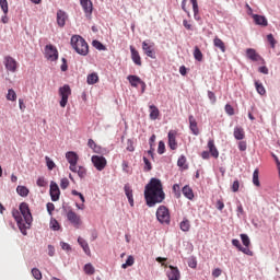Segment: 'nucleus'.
<instances>
[{"instance_id":"nucleus-1","label":"nucleus","mask_w":280,"mask_h":280,"mask_svg":"<svg viewBox=\"0 0 280 280\" xmlns=\"http://www.w3.org/2000/svg\"><path fill=\"white\" fill-rule=\"evenodd\" d=\"M144 198L148 207H155L165 200V192L163 191L161 179L151 178L144 187Z\"/></svg>"},{"instance_id":"nucleus-2","label":"nucleus","mask_w":280,"mask_h":280,"mask_svg":"<svg viewBox=\"0 0 280 280\" xmlns=\"http://www.w3.org/2000/svg\"><path fill=\"white\" fill-rule=\"evenodd\" d=\"M12 217L14 218L21 233L23 235H27V229L32 226L33 218L32 212L30 211V205L26 202L20 203V212L19 210L12 211Z\"/></svg>"},{"instance_id":"nucleus-3","label":"nucleus","mask_w":280,"mask_h":280,"mask_svg":"<svg viewBox=\"0 0 280 280\" xmlns=\"http://www.w3.org/2000/svg\"><path fill=\"white\" fill-rule=\"evenodd\" d=\"M71 47L79 54L80 56H86L89 54V44L82 36L73 35L71 37Z\"/></svg>"},{"instance_id":"nucleus-4","label":"nucleus","mask_w":280,"mask_h":280,"mask_svg":"<svg viewBox=\"0 0 280 280\" xmlns=\"http://www.w3.org/2000/svg\"><path fill=\"white\" fill-rule=\"evenodd\" d=\"M156 218L161 224H170V209H167L165 206H160L156 210Z\"/></svg>"},{"instance_id":"nucleus-5","label":"nucleus","mask_w":280,"mask_h":280,"mask_svg":"<svg viewBox=\"0 0 280 280\" xmlns=\"http://www.w3.org/2000/svg\"><path fill=\"white\" fill-rule=\"evenodd\" d=\"M71 95V86L69 84H65L59 88V96L61 97L59 104L61 108H65L67 104H69V96Z\"/></svg>"},{"instance_id":"nucleus-6","label":"nucleus","mask_w":280,"mask_h":280,"mask_svg":"<svg viewBox=\"0 0 280 280\" xmlns=\"http://www.w3.org/2000/svg\"><path fill=\"white\" fill-rule=\"evenodd\" d=\"M67 220L74 226V229H80L82 226V217L80 214H77L75 211L72 209L67 211Z\"/></svg>"},{"instance_id":"nucleus-7","label":"nucleus","mask_w":280,"mask_h":280,"mask_svg":"<svg viewBox=\"0 0 280 280\" xmlns=\"http://www.w3.org/2000/svg\"><path fill=\"white\" fill-rule=\"evenodd\" d=\"M91 161L97 172H103V170L106 168V165H108V161L102 155H93Z\"/></svg>"},{"instance_id":"nucleus-8","label":"nucleus","mask_w":280,"mask_h":280,"mask_svg":"<svg viewBox=\"0 0 280 280\" xmlns=\"http://www.w3.org/2000/svg\"><path fill=\"white\" fill-rule=\"evenodd\" d=\"M3 65L7 71H10L11 73H16V70L19 69V62L11 56L4 57Z\"/></svg>"},{"instance_id":"nucleus-9","label":"nucleus","mask_w":280,"mask_h":280,"mask_svg":"<svg viewBox=\"0 0 280 280\" xmlns=\"http://www.w3.org/2000/svg\"><path fill=\"white\" fill-rule=\"evenodd\" d=\"M66 159L68 163H70L69 170L71 172H78V160H79L78 154L73 151H69L66 153Z\"/></svg>"},{"instance_id":"nucleus-10","label":"nucleus","mask_w":280,"mask_h":280,"mask_svg":"<svg viewBox=\"0 0 280 280\" xmlns=\"http://www.w3.org/2000/svg\"><path fill=\"white\" fill-rule=\"evenodd\" d=\"M142 49L149 58H152V60H156V51L154 50V42H143L142 43Z\"/></svg>"},{"instance_id":"nucleus-11","label":"nucleus","mask_w":280,"mask_h":280,"mask_svg":"<svg viewBox=\"0 0 280 280\" xmlns=\"http://www.w3.org/2000/svg\"><path fill=\"white\" fill-rule=\"evenodd\" d=\"M45 56L47 60H50L51 62L58 60V49L54 47V45H46L45 47Z\"/></svg>"},{"instance_id":"nucleus-12","label":"nucleus","mask_w":280,"mask_h":280,"mask_svg":"<svg viewBox=\"0 0 280 280\" xmlns=\"http://www.w3.org/2000/svg\"><path fill=\"white\" fill-rule=\"evenodd\" d=\"M49 194L52 202H58V200H60V187H58V184H56V182L50 183Z\"/></svg>"},{"instance_id":"nucleus-13","label":"nucleus","mask_w":280,"mask_h":280,"mask_svg":"<svg viewBox=\"0 0 280 280\" xmlns=\"http://www.w3.org/2000/svg\"><path fill=\"white\" fill-rule=\"evenodd\" d=\"M81 8L85 13L88 19H91V14H93V2L91 0H80Z\"/></svg>"},{"instance_id":"nucleus-14","label":"nucleus","mask_w":280,"mask_h":280,"mask_svg":"<svg viewBox=\"0 0 280 280\" xmlns=\"http://www.w3.org/2000/svg\"><path fill=\"white\" fill-rule=\"evenodd\" d=\"M246 56L253 62H264V58L261 57V55H258L257 50H255L253 48L246 49Z\"/></svg>"},{"instance_id":"nucleus-15","label":"nucleus","mask_w":280,"mask_h":280,"mask_svg":"<svg viewBox=\"0 0 280 280\" xmlns=\"http://www.w3.org/2000/svg\"><path fill=\"white\" fill-rule=\"evenodd\" d=\"M170 270L166 272V277L168 280H180V270L178 267H174L172 265L168 266Z\"/></svg>"},{"instance_id":"nucleus-16","label":"nucleus","mask_w":280,"mask_h":280,"mask_svg":"<svg viewBox=\"0 0 280 280\" xmlns=\"http://www.w3.org/2000/svg\"><path fill=\"white\" fill-rule=\"evenodd\" d=\"M177 136L178 132L176 130L168 131V148H171V150H176L178 148V142H176Z\"/></svg>"},{"instance_id":"nucleus-17","label":"nucleus","mask_w":280,"mask_h":280,"mask_svg":"<svg viewBox=\"0 0 280 280\" xmlns=\"http://www.w3.org/2000/svg\"><path fill=\"white\" fill-rule=\"evenodd\" d=\"M189 121V130L195 135V137H198L200 135V129L198 128V121L194 117V115H190L188 117Z\"/></svg>"},{"instance_id":"nucleus-18","label":"nucleus","mask_w":280,"mask_h":280,"mask_svg":"<svg viewBox=\"0 0 280 280\" xmlns=\"http://www.w3.org/2000/svg\"><path fill=\"white\" fill-rule=\"evenodd\" d=\"M232 244L235 246V248L241 250V253H244V255H248V257H253L254 255L253 250H250V248L243 247L242 243H240V240L237 238L232 240Z\"/></svg>"},{"instance_id":"nucleus-19","label":"nucleus","mask_w":280,"mask_h":280,"mask_svg":"<svg viewBox=\"0 0 280 280\" xmlns=\"http://www.w3.org/2000/svg\"><path fill=\"white\" fill-rule=\"evenodd\" d=\"M252 19L256 25H261V27H268V19L264 15L252 14Z\"/></svg>"},{"instance_id":"nucleus-20","label":"nucleus","mask_w":280,"mask_h":280,"mask_svg":"<svg viewBox=\"0 0 280 280\" xmlns=\"http://www.w3.org/2000/svg\"><path fill=\"white\" fill-rule=\"evenodd\" d=\"M130 51H131V60L137 65L138 67H141V55H139V51L135 49V46H130Z\"/></svg>"},{"instance_id":"nucleus-21","label":"nucleus","mask_w":280,"mask_h":280,"mask_svg":"<svg viewBox=\"0 0 280 280\" xmlns=\"http://www.w3.org/2000/svg\"><path fill=\"white\" fill-rule=\"evenodd\" d=\"M67 23V12L59 10L57 11V24L59 27H65Z\"/></svg>"},{"instance_id":"nucleus-22","label":"nucleus","mask_w":280,"mask_h":280,"mask_svg":"<svg viewBox=\"0 0 280 280\" xmlns=\"http://www.w3.org/2000/svg\"><path fill=\"white\" fill-rule=\"evenodd\" d=\"M208 149H209L211 156H213V159H218V156H220V152L218 151V148H215V141L209 140Z\"/></svg>"},{"instance_id":"nucleus-23","label":"nucleus","mask_w":280,"mask_h":280,"mask_svg":"<svg viewBox=\"0 0 280 280\" xmlns=\"http://www.w3.org/2000/svg\"><path fill=\"white\" fill-rule=\"evenodd\" d=\"M124 189H125V194L128 198V202H129L130 207H135V198L132 196V188L130 187V185L126 184Z\"/></svg>"},{"instance_id":"nucleus-24","label":"nucleus","mask_w":280,"mask_h":280,"mask_svg":"<svg viewBox=\"0 0 280 280\" xmlns=\"http://www.w3.org/2000/svg\"><path fill=\"white\" fill-rule=\"evenodd\" d=\"M234 138L237 141H242L243 139H245L246 138V132L244 131V128L235 127L234 128Z\"/></svg>"},{"instance_id":"nucleus-25","label":"nucleus","mask_w":280,"mask_h":280,"mask_svg":"<svg viewBox=\"0 0 280 280\" xmlns=\"http://www.w3.org/2000/svg\"><path fill=\"white\" fill-rule=\"evenodd\" d=\"M127 80L129 81L130 85L133 86L135 89H137V86H139V84H141L143 82V80H141V78H139L138 75H128Z\"/></svg>"},{"instance_id":"nucleus-26","label":"nucleus","mask_w":280,"mask_h":280,"mask_svg":"<svg viewBox=\"0 0 280 280\" xmlns=\"http://www.w3.org/2000/svg\"><path fill=\"white\" fill-rule=\"evenodd\" d=\"M213 45H214V47L220 49V51H222V54H224L226 51V45L220 37H218V36L214 37Z\"/></svg>"},{"instance_id":"nucleus-27","label":"nucleus","mask_w":280,"mask_h":280,"mask_svg":"<svg viewBox=\"0 0 280 280\" xmlns=\"http://www.w3.org/2000/svg\"><path fill=\"white\" fill-rule=\"evenodd\" d=\"M78 244L81 246L85 255L91 256V248L89 247V243H86L82 236L78 237Z\"/></svg>"},{"instance_id":"nucleus-28","label":"nucleus","mask_w":280,"mask_h":280,"mask_svg":"<svg viewBox=\"0 0 280 280\" xmlns=\"http://www.w3.org/2000/svg\"><path fill=\"white\" fill-rule=\"evenodd\" d=\"M150 119H152L153 121L159 119V115H161V112L159 110V107H156V105H150Z\"/></svg>"},{"instance_id":"nucleus-29","label":"nucleus","mask_w":280,"mask_h":280,"mask_svg":"<svg viewBox=\"0 0 280 280\" xmlns=\"http://www.w3.org/2000/svg\"><path fill=\"white\" fill-rule=\"evenodd\" d=\"M182 192L188 200H194V189H191V187L184 186Z\"/></svg>"},{"instance_id":"nucleus-30","label":"nucleus","mask_w":280,"mask_h":280,"mask_svg":"<svg viewBox=\"0 0 280 280\" xmlns=\"http://www.w3.org/2000/svg\"><path fill=\"white\" fill-rule=\"evenodd\" d=\"M179 229L184 233H187L189 229H191V223L188 221L187 218H184L183 221L179 223Z\"/></svg>"},{"instance_id":"nucleus-31","label":"nucleus","mask_w":280,"mask_h":280,"mask_svg":"<svg viewBox=\"0 0 280 280\" xmlns=\"http://www.w3.org/2000/svg\"><path fill=\"white\" fill-rule=\"evenodd\" d=\"M86 82L88 84H97L100 82V75H97V72H92L89 74Z\"/></svg>"},{"instance_id":"nucleus-32","label":"nucleus","mask_w":280,"mask_h":280,"mask_svg":"<svg viewBox=\"0 0 280 280\" xmlns=\"http://www.w3.org/2000/svg\"><path fill=\"white\" fill-rule=\"evenodd\" d=\"M192 54H194L195 60H197L198 62H202L203 55L198 46L195 47Z\"/></svg>"},{"instance_id":"nucleus-33","label":"nucleus","mask_w":280,"mask_h":280,"mask_svg":"<svg viewBox=\"0 0 280 280\" xmlns=\"http://www.w3.org/2000/svg\"><path fill=\"white\" fill-rule=\"evenodd\" d=\"M83 271L85 272V275H95V267H93V265L91 262L85 264L83 267Z\"/></svg>"},{"instance_id":"nucleus-34","label":"nucleus","mask_w":280,"mask_h":280,"mask_svg":"<svg viewBox=\"0 0 280 280\" xmlns=\"http://www.w3.org/2000/svg\"><path fill=\"white\" fill-rule=\"evenodd\" d=\"M16 191L19 196H22V198L27 197L30 194V189H27L25 186H18Z\"/></svg>"},{"instance_id":"nucleus-35","label":"nucleus","mask_w":280,"mask_h":280,"mask_svg":"<svg viewBox=\"0 0 280 280\" xmlns=\"http://www.w3.org/2000/svg\"><path fill=\"white\" fill-rule=\"evenodd\" d=\"M255 88L259 95H266V88H264V84L259 81H255Z\"/></svg>"},{"instance_id":"nucleus-36","label":"nucleus","mask_w":280,"mask_h":280,"mask_svg":"<svg viewBox=\"0 0 280 280\" xmlns=\"http://www.w3.org/2000/svg\"><path fill=\"white\" fill-rule=\"evenodd\" d=\"M253 184L255 187H261V184L259 183V168H256L253 173Z\"/></svg>"},{"instance_id":"nucleus-37","label":"nucleus","mask_w":280,"mask_h":280,"mask_svg":"<svg viewBox=\"0 0 280 280\" xmlns=\"http://www.w3.org/2000/svg\"><path fill=\"white\" fill-rule=\"evenodd\" d=\"M178 167H183L184 170H187V158L185 155H180L178 161H177Z\"/></svg>"},{"instance_id":"nucleus-38","label":"nucleus","mask_w":280,"mask_h":280,"mask_svg":"<svg viewBox=\"0 0 280 280\" xmlns=\"http://www.w3.org/2000/svg\"><path fill=\"white\" fill-rule=\"evenodd\" d=\"M79 178H86V168L84 166H77V172Z\"/></svg>"},{"instance_id":"nucleus-39","label":"nucleus","mask_w":280,"mask_h":280,"mask_svg":"<svg viewBox=\"0 0 280 280\" xmlns=\"http://www.w3.org/2000/svg\"><path fill=\"white\" fill-rule=\"evenodd\" d=\"M7 100L9 102H16V92L13 89H10L7 94Z\"/></svg>"},{"instance_id":"nucleus-40","label":"nucleus","mask_w":280,"mask_h":280,"mask_svg":"<svg viewBox=\"0 0 280 280\" xmlns=\"http://www.w3.org/2000/svg\"><path fill=\"white\" fill-rule=\"evenodd\" d=\"M130 266H135V257H132V256H128L126 262L121 265V268H124L126 270V268H128Z\"/></svg>"},{"instance_id":"nucleus-41","label":"nucleus","mask_w":280,"mask_h":280,"mask_svg":"<svg viewBox=\"0 0 280 280\" xmlns=\"http://www.w3.org/2000/svg\"><path fill=\"white\" fill-rule=\"evenodd\" d=\"M267 40H268L271 49H275V47H277V39H275V35L268 34L267 35Z\"/></svg>"},{"instance_id":"nucleus-42","label":"nucleus","mask_w":280,"mask_h":280,"mask_svg":"<svg viewBox=\"0 0 280 280\" xmlns=\"http://www.w3.org/2000/svg\"><path fill=\"white\" fill-rule=\"evenodd\" d=\"M50 229L52 231H60V223L56 219L50 220Z\"/></svg>"},{"instance_id":"nucleus-43","label":"nucleus","mask_w":280,"mask_h":280,"mask_svg":"<svg viewBox=\"0 0 280 280\" xmlns=\"http://www.w3.org/2000/svg\"><path fill=\"white\" fill-rule=\"evenodd\" d=\"M241 240L245 248H248L250 246V238L246 234H241Z\"/></svg>"},{"instance_id":"nucleus-44","label":"nucleus","mask_w":280,"mask_h":280,"mask_svg":"<svg viewBox=\"0 0 280 280\" xmlns=\"http://www.w3.org/2000/svg\"><path fill=\"white\" fill-rule=\"evenodd\" d=\"M31 272L34 279L36 280L43 279V273L38 270V268H33Z\"/></svg>"},{"instance_id":"nucleus-45","label":"nucleus","mask_w":280,"mask_h":280,"mask_svg":"<svg viewBox=\"0 0 280 280\" xmlns=\"http://www.w3.org/2000/svg\"><path fill=\"white\" fill-rule=\"evenodd\" d=\"M93 47H95V49H98V51H104L106 49V46L97 40L93 42Z\"/></svg>"},{"instance_id":"nucleus-46","label":"nucleus","mask_w":280,"mask_h":280,"mask_svg":"<svg viewBox=\"0 0 280 280\" xmlns=\"http://www.w3.org/2000/svg\"><path fill=\"white\" fill-rule=\"evenodd\" d=\"M0 8L4 14H8L9 8H8V0H0Z\"/></svg>"},{"instance_id":"nucleus-47","label":"nucleus","mask_w":280,"mask_h":280,"mask_svg":"<svg viewBox=\"0 0 280 280\" xmlns=\"http://www.w3.org/2000/svg\"><path fill=\"white\" fill-rule=\"evenodd\" d=\"M45 161H46V165L48 167V170H54L56 167V163L52 162L49 156H45Z\"/></svg>"},{"instance_id":"nucleus-48","label":"nucleus","mask_w":280,"mask_h":280,"mask_svg":"<svg viewBox=\"0 0 280 280\" xmlns=\"http://www.w3.org/2000/svg\"><path fill=\"white\" fill-rule=\"evenodd\" d=\"M144 163V172H150L152 170V163H150V160L148 158H143Z\"/></svg>"},{"instance_id":"nucleus-49","label":"nucleus","mask_w":280,"mask_h":280,"mask_svg":"<svg viewBox=\"0 0 280 280\" xmlns=\"http://www.w3.org/2000/svg\"><path fill=\"white\" fill-rule=\"evenodd\" d=\"M88 145H89V148H91V150H94V152H100L97 150V144L95 143V141L93 139H89Z\"/></svg>"},{"instance_id":"nucleus-50","label":"nucleus","mask_w":280,"mask_h":280,"mask_svg":"<svg viewBox=\"0 0 280 280\" xmlns=\"http://www.w3.org/2000/svg\"><path fill=\"white\" fill-rule=\"evenodd\" d=\"M158 154H165V142L163 141L159 142Z\"/></svg>"},{"instance_id":"nucleus-51","label":"nucleus","mask_w":280,"mask_h":280,"mask_svg":"<svg viewBox=\"0 0 280 280\" xmlns=\"http://www.w3.org/2000/svg\"><path fill=\"white\" fill-rule=\"evenodd\" d=\"M46 209H47V212L49 213V215H52L54 211L56 210V206L51 202H48L46 205Z\"/></svg>"},{"instance_id":"nucleus-52","label":"nucleus","mask_w":280,"mask_h":280,"mask_svg":"<svg viewBox=\"0 0 280 280\" xmlns=\"http://www.w3.org/2000/svg\"><path fill=\"white\" fill-rule=\"evenodd\" d=\"M60 187L61 189H67V187H69V179L67 177L61 178Z\"/></svg>"},{"instance_id":"nucleus-53","label":"nucleus","mask_w":280,"mask_h":280,"mask_svg":"<svg viewBox=\"0 0 280 280\" xmlns=\"http://www.w3.org/2000/svg\"><path fill=\"white\" fill-rule=\"evenodd\" d=\"M173 191H174L175 196H177V198H180V185L175 184L173 186Z\"/></svg>"},{"instance_id":"nucleus-54","label":"nucleus","mask_w":280,"mask_h":280,"mask_svg":"<svg viewBox=\"0 0 280 280\" xmlns=\"http://www.w3.org/2000/svg\"><path fill=\"white\" fill-rule=\"evenodd\" d=\"M37 187H47V182L45 180V177H39L37 179Z\"/></svg>"},{"instance_id":"nucleus-55","label":"nucleus","mask_w":280,"mask_h":280,"mask_svg":"<svg viewBox=\"0 0 280 280\" xmlns=\"http://www.w3.org/2000/svg\"><path fill=\"white\" fill-rule=\"evenodd\" d=\"M225 113H226L228 115H235V109L233 108V106L226 104V105H225Z\"/></svg>"},{"instance_id":"nucleus-56","label":"nucleus","mask_w":280,"mask_h":280,"mask_svg":"<svg viewBox=\"0 0 280 280\" xmlns=\"http://www.w3.org/2000/svg\"><path fill=\"white\" fill-rule=\"evenodd\" d=\"M232 191L237 192L240 191V180H234L232 184Z\"/></svg>"},{"instance_id":"nucleus-57","label":"nucleus","mask_w":280,"mask_h":280,"mask_svg":"<svg viewBox=\"0 0 280 280\" xmlns=\"http://www.w3.org/2000/svg\"><path fill=\"white\" fill-rule=\"evenodd\" d=\"M190 3L192 4V12H200L198 9V0H190Z\"/></svg>"},{"instance_id":"nucleus-58","label":"nucleus","mask_w":280,"mask_h":280,"mask_svg":"<svg viewBox=\"0 0 280 280\" xmlns=\"http://www.w3.org/2000/svg\"><path fill=\"white\" fill-rule=\"evenodd\" d=\"M183 25H184V27H185L186 30H188V31L194 30V26H192L191 23H189V21H187V20H184V21H183Z\"/></svg>"},{"instance_id":"nucleus-59","label":"nucleus","mask_w":280,"mask_h":280,"mask_svg":"<svg viewBox=\"0 0 280 280\" xmlns=\"http://www.w3.org/2000/svg\"><path fill=\"white\" fill-rule=\"evenodd\" d=\"M222 275V269L217 268L212 271V277H214V279H218V277H220Z\"/></svg>"},{"instance_id":"nucleus-60","label":"nucleus","mask_w":280,"mask_h":280,"mask_svg":"<svg viewBox=\"0 0 280 280\" xmlns=\"http://www.w3.org/2000/svg\"><path fill=\"white\" fill-rule=\"evenodd\" d=\"M246 141L238 142V150H241V152H246Z\"/></svg>"},{"instance_id":"nucleus-61","label":"nucleus","mask_w":280,"mask_h":280,"mask_svg":"<svg viewBox=\"0 0 280 280\" xmlns=\"http://www.w3.org/2000/svg\"><path fill=\"white\" fill-rule=\"evenodd\" d=\"M48 255L54 257L56 255V248L52 245H48Z\"/></svg>"},{"instance_id":"nucleus-62","label":"nucleus","mask_w":280,"mask_h":280,"mask_svg":"<svg viewBox=\"0 0 280 280\" xmlns=\"http://www.w3.org/2000/svg\"><path fill=\"white\" fill-rule=\"evenodd\" d=\"M236 212L238 218H241V215H244V207H242V203L237 206Z\"/></svg>"},{"instance_id":"nucleus-63","label":"nucleus","mask_w":280,"mask_h":280,"mask_svg":"<svg viewBox=\"0 0 280 280\" xmlns=\"http://www.w3.org/2000/svg\"><path fill=\"white\" fill-rule=\"evenodd\" d=\"M127 150L128 152H135V145L132 144L131 140L127 141Z\"/></svg>"},{"instance_id":"nucleus-64","label":"nucleus","mask_w":280,"mask_h":280,"mask_svg":"<svg viewBox=\"0 0 280 280\" xmlns=\"http://www.w3.org/2000/svg\"><path fill=\"white\" fill-rule=\"evenodd\" d=\"M208 97H209V100H211L213 102V104H215V102H217L215 93L209 91L208 92Z\"/></svg>"}]
</instances>
